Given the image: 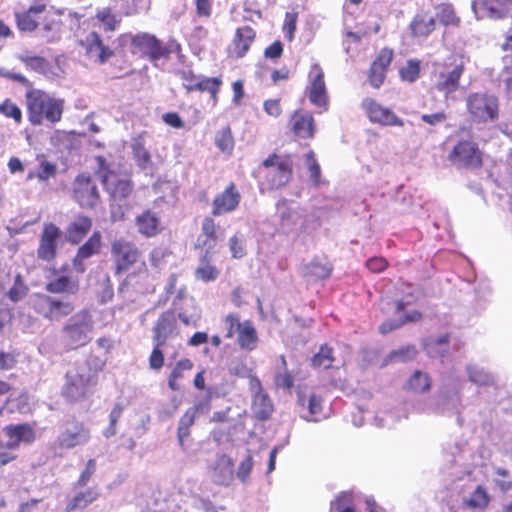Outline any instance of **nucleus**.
<instances>
[{
	"label": "nucleus",
	"mask_w": 512,
	"mask_h": 512,
	"mask_svg": "<svg viewBox=\"0 0 512 512\" xmlns=\"http://www.w3.org/2000/svg\"><path fill=\"white\" fill-rule=\"evenodd\" d=\"M119 46L124 47L128 43L131 45L132 54H140L143 58L150 61L167 59L172 53L182 51L181 44L174 38H170L167 43H163L155 35L142 32L135 35L122 33L117 37Z\"/></svg>",
	"instance_id": "1"
},
{
	"label": "nucleus",
	"mask_w": 512,
	"mask_h": 512,
	"mask_svg": "<svg viewBox=\"0 0 512 512\" xmlns=\"http://www.w3.org/2000/svg\"><path fill=\"white\" fill-rule=\"evenodd\" d=\"M25 98L28 120L33 126L44 123L54 125L61 121L65 107L64 99L53 97L38 89L27 91Z\"/></svg>",
	"instance_id": "2"
},
{
	"label": "nucleus",
	"mask_w": 512,
	"mask_h": 512,
	"mask_svg": "<svg viewBox=\"0 0 512 512\" xmlns=\"http://www.w3.org/2000/svg\"><path fill=\"white\" fill-rule=\"evenodd\" d=\"M99 369L84 363L70 369L65 374L61 396L67 403L74 404L86 400L98 385Z\"/></svg>",
	"instance_id": "3"
},
{
	"label": "nucleus",
	"mask_w": 512,
	"mask_h": 512,
	"mask_svg": "<svg viewBox=\"0 0 512 512\" xmlns=\"http://www.w3.org/2000/svg\"><path fill=\"white\" fill-rule=\"evenodd\" d=\"M255 177L268 190L285 187L293 177L291 156L277 153L270 154L257 168Z\"/></svg>",
	"instance_id": "4"
},
{
	"label": "nucleus",
	"mask_w": 512,
	"mask_h": 512,
	"mask_svg": "<svg viewBox=\"0 0 512 512\" xmlns=\"http://www.w3.org/2000/svg\"><path fill=\"white\" fill-rule=\"evenodd\" d=\"M110 253L115 276L127 273L138 263H140V267L137 273H147L148 269L142 251L135 242L126 238L115 239L111 243Z\"/></svg>",
	"instance_id": "5"
},
{
	"label": "nucleus",
	"mask_w": 512,
	"mask_h": 512,
	"mask_svg": "<svg viewBox=\"0 0 512 512\" xmlns=\"http://www.w3.org/2000/svg\"><path fill=\"white\" fill-rule=\"evenodd\" d=\"M466 112L471 122L488 124L498 121L500 102L497 95L489 91L469 93L465 100Z\"/></svg>",
	"instance_id": "6"
},
{
	"label": "nucleus",
	"mask_w": 512,
	"mask_h": 512,
	"mask_svg": "<svg viewBox=\"0 0 512 512\" xmlns=\"http://www.w3.org/2000/svg\"><path fill=\"white\" fill-rule=\"evenodd\" d=\"M94 329V321L87 309L78 311L62 327L61 341L68 351L77 350L91 342L90 334Z\"/></svg>",
	"instance_id": "7"
},
{
	"label": "nucleus",
	"mask_w": 512,
	"mask_h": 512,
	"mask_svg": "<svg viewBox=\"0 0 512 512\" xmlns=\"http://www.w3.org/2000/svg\"><path fill=\"white\" fill-rule=\"evenodd\" d=\"M30 306L39 317L49 322H59L75 310V304L72 301L44 293H36Z\"/></svg>",
	"instance_id": "8"
},
{
	"label": "nucleus",
	"mask_w": 512,
	"mask_h": 512,
	"mask_svg": "<svg viewBox=\"0 0 512 512\" xmlns=\"http://www.w3.org/2000/svg\"><path fill=\"white\" fill-rule=\"evenodd\" d=\"M448 160L457 168L479 170L484 165V153L472 138L460 139L449 152Z\"/></svg>",
	"instance_id": "9"
},
{
	"label": "nucleus",
	"mask_w": 512,
	"mask_h": 512,
	"mask_svg": "<svg viewBox=\"0 0 512 512\" xmlns=\"http://www.w3.org/2000/svg\"><path fill=\"white\" fill-rule=\"evenodd\" d=\"M78 45L90 61L104 65L116 55V51L105 42L96 29H83Z\"/></svg>",
	"instance_id": "10"
},
{
	"label": "nucleus",
	"mask_w": 512,
	"mask_h": 512,
	"mask_svg": "<svg viewBox=\"0 0 512 512\" xmlns=\"http://www.w3.org/2000/svg\"><path fill=\"white\" fill-rule=\"evenodd\" d=\"M71 198L84 209H94L101 202L96 181L90 173H79L71 186Z\"/></svg>",
	"instance_id": "11"
},
{
	"label": "nucleus",
	"mask_w": 512,
	"mask_h": 512,
	"mask_svg": "<svg viewBox=\"0 0 512 512\" xmlns=\"http://www.w3.org/2000/svg\"><path fill=\"white\" fill-rule=\"evenodd\" d=\"M70 265L63 264L60 268L50 267L49 276L45 284V291L54 295H75L80 290V282L77 277L70 274Z\"/></svg>",
	"instance_id": "12"
},
{
	"label": "nucleus",
	"mask_w": 512,
	"mask_h": 512,
	"mask_svg": "<svg viewBox=\"0 0 512 512\" xmlns=\"http://www.w3.org/2000/svg\"><path fill=\"white\" fill-rule=\"evenodd\" d=\"M89 440L90 429L84 422L73 418L64 422L56 444L61 449H73L85 445Z\"/></svg>",
	"instance_id": "13"
},
{
	"label": "nucleus",
	"mask_w": 512,
	"mask_h": 512,
	"mask_svg": "<svg viewBox=\"0 0 512 512\" xmlns=\"http://www.w3.org/2000/svg\"><path fill=\"white\" fill-rule=\"evenodd\" d=\"M367 118L373 124L385 127H403L404 120L396 115L394 111L383 106L373 98H365L361 102Z\"/></svg>",
	"instance_id": "14"
},
{
	"label": "nucleus",
	"mask_w": 512,
	"mask_h": 512,
	"mask_svg": "<svg viewBox=\"0 0 512 512\" xmlns=\"http://www.w3.org/2000/svg\"><path fill=\"white\" fill-rule=\"evenodd\" d=\"M472 9L478 19L504 20L512 17V0H473Z\"/></svg>",
	"instance_id": "15"
},
{
	"label": "nucleus",
	"mask_w": 512,
	"mask_h": 512,
	"mask_svg": "<svg viewBox=\"0 0 512 512\" xmlns=\"http://www.w3.org/2000/svg\"><path fill=\"white\" fill-rule=\"evenodd\" d=\"M325 74L322 67L312 64L309 70V86L307 88L309 101L316 107L326 111L328 109V93L325 84Z\"/></svg>",
	"instance_id": "16"
},
{
	"label": "nucleus",
	"mask_w": 512,
	"mask_h": 512,
	"mask_svg": "<svg viewBox=\"0 0 512 512\" xmlns=\"http://www.w3.org/2000/svg\"><path fill=\"white\" fill-rule=\"evenodd\" d=\"M103 248V236L99 230H95L88 239L82 243L72 258V267L78 274L87 270V260L99 255Z\"/></svg>",
	"instance_id": "17"
},
{
	"label": "nucleus",
	"mask_w": 512,
	"mask_h": 512,
	"mask_svg": "<svg viewBox=\"0 0 512 512\" xmlns=\"http://www.w3.org/2000/svg\"><path fill=\"white\" fill-rule=\"evenodd\" d=\"M60 228L52 222L45 223L37 247V258L47 263L53 262L58 255Z\"/></svg>",
	"instance_id": "18"
},
{
	"label": "nucleus",
	"mask_w": 512,
	"mask_h": 512,
	"mask_svg": "<svg viewBox=\"0 0 512 512\" xmlns=\"http://www.w3.org/2000/svg\"><path fill=\"white\" fill-rule=\"evenodd\" d=\"M242 196L234 182H230L225 189L215 195L211 204L213 217L229 214L236 211L240 205Z\"/></svg>",
	"instance_id": "19"
},
{
	"label": "nucleus",
	"mask_w": 512,
	"mask_h": 512,
	"mask_svg": "<svg viewBox=\"0 0 512 512\" xmlns=\"http://www.w3.org/2000/svg\"><path fill=\"white\" fill-rule=\"evenodd\" d=\"M37 3L31 5L28 9L15 13V22L17 28L22 32L35 31L40 21L43 20V13L46 11L47 0H35Z\"/></svg>",
	"instance_id": "20"
},
{
	"label": "nucleus",
	"mask_w": 512,
	"mask_h": 512,
	"mask_svg": "<svg viewBox=\"0 0 512 512\" xmlns=\"http://www.w3.org/2000/svg\"><path fill=\"white\" fill-rule=\"evenodd\" d=\"M334 270L327 256H315L302 267V275L309 283H316L330 278Z\"/></svg>",
	"instance_id": "21"
},
{
	"label": "nucleus",
	"mask_w": 512,
	"mask_h": 512,
	"mask_svg": "<svg viewBox=\"0 0 512 512\" xmlns=\"http://www.w3.org/2000/svg\"><path fill=\"white\" fill-rule=\"evenodd\" d=\"M152 332L153 342L166 345L169 337L178 334L175 312L171 309L163 311L155 322Z\"/></svg>",
	"instance_id": "22"
},
{
	"label": "nucleus",
	"mask_w": 512,
	"mask_h": 512,
	"mask_svg": "<svg viewBox=\"0 0 512 512\" xmlns=\"http://www.w3.org/2000/svg\"><path fill=\"white\" fill-rule=\"evenodd\" d=\"M464 71V64L460 63L451 71L440 72L435 88L443 94L446 100L454 99L453 94L460 88V81Z\"/></svg>",
	"instance_id": "23"
},
{
	"label": "nucleus",
	"mask_w": 512,
	"mask_h": 512,
	"mask_svg": "<svg viewBox=\"0 0 512 512\" xmlns=\"http://www.w3.org/2000/svg\"><path fill=\"white\" fill-rule=\"evenodd\" d=\"M137 232L144 238H154L164 229L159 214L151 209H145L135 217Z\"/></svg>",
	"instance_id": "24"
},
{
	"label": "nucleus",
	"mask_w": 512,
	"mask_h": 512,
	"mask_svg": "<svg viewBox=\"0 0 512 512\" xmlns=\"http://www.w3.org/2000/svg\"><path fill=\"white\" fill-rule=\"evenodd\" d=\"M291 132L298 138L310 139L315 134V120L311 113L303 110H296L289 119Z\"/></svg>",
	"instance_id": "25"
},
{
	"label": "nucleus",
	"mask_w": 512,
	"mask_h": 512,
	"mask_svg": "<svg viewBox=\"0 0 512 512\" xmlns=\"http://www.w3.org/2000/svg\"><path fill=\"white\" fill-rule=\"evenodd\" d=\"M93 226L91 217L85 214L76 215L66 226L65 238L71 245L80 244L89 234Z\"/></svg>",
	"instance_id": "26"
},
{
	"label": "nucleus",
	"mask_w": 512,
	"mask_h": 512,
	"mask_svg": "<svg viewBox=\"0 0 512 512\" xmlns=\"http://www.w3.org/2000/svg\"><path fill=\"white\" fill-rule=\"evenodd\" d=\"M210 409V398L205 401L198 402L192 407L188 408L179 420L177 428V438L181 446L184 445V440L190 435V428L194 425L195 419L199 413L207 412Z\"/></svg>",
	"instance_id": "27"
},
{
	"label": "nucleus",
	"mask_w": 512,
	"mask_h": 512,
	"mask_svg": "<svg viewBox=\"0 0 512 512\" xmlns=\"http://www.w3.org/2000/svg\"><path fill=\"white\" fill-rule=\"evenodd\" d=\"M106 190L114 199L124 200L130 197L134 191V184L128 177H122L118 173L104 176Z\"/></svg>",
	"instance_id": "28"
},
{
	"label": "nucleus",
	"mask_w": 512,
	"mask_h": 512,
	"mask_svg": "<svg viewBox=\"0 0 512 512\" xmlns=\"http://www.w3.org/2000/svg\"><path fill=\"white\" fill-rule=\"evenodd\" d=\"M211 479L220 486H229L234 479V462L227 454L217 457L211 467Z\"/></svg>",
	"instance_id": "29"
},
{
	"label": "nucleus",
	"mask_w": 512,
	"mask_h": 512,
	"mask_svg": "<svg viewBox=\"0 0 512 512\" xmlns=\"http://www.w3.org/2000/svg\"><path fill=\"white\" fill-rule=\"evenodd\" d=\"M256 39V31L249 25L238 27L235 31L231 47L236 58H243Z\"/></svg>",
	"instance_id": "30"
},
{
	"label": "nucleus",
	"mask_w": 512,
	"mask_h": 512,
	"mask_svg": "<svg viewBox=\"0 0 512 512\" xmlns=\"http://www.w3.org/2000/svg\"><path fill=\"white\" fill-rule=\"evenodd\" d=\"M120 24L121 18L113 12L111 7L98 9L89 20V25H91L90 29L99 28L105 33L115 32Z\"/></svg>",
	"instance_id": "31"
},
{
	"label": "nucleus",
	"mask_w": 512,
	"mask_h": 512,
	"mask_svg": "<svg viewBox=\"0 0 512 512\" xmlns=\"http://www.w3.org/2000/svg\"><path fill=\"white\" fill-rule=\"evenodd\" d=\"M8 438V448H18L21 442L32 443L35 438L34 429L27 423L8 425L3 429Z\"/></svg>",
	"instance_id": "32"
},
{
	"label": "nucleus",
	"mask_w": 512,
	"mask_h": 512,
	"mask_svg": "<svg viewBox=\"0 0 512 512\" xmlns=\"http://www.w3.org/2000/svg\"><path fill=\"white\" fill-rule=\"evenodd\" d=\"M258 342L259 337L254 322L250 319L243 321L237 333V344L240 349L253 351L257 348Z\"/></svg>",
	"instance_id": "33"
},
{
	"label": "nucleus",
	"mask_w": 512,
	"mask_h": 512,
	"mask_svg": "<svg viewBox=\"0 0 512 512\" xmlns=\"http://www.w3.org/2000/svg\"><path fill=\"white\" fill-rule=\"evenodd\" d=\"M39 163L37 170H30L26 176V180L37 179L40 183H47L51 178L56 177L58 166L56 163L46 159L44 155H37Z\"/></svg>",
	"instance_id": "34"
},
{
	"label": "nucleus",
	"mask_w": 512,
	"mask_h": 512,
	"mask_svg": "<svg viewBox=\"0 0 512 512\" xmlns=\"http://www.w3.org/2000/svg\"><path fill=\"white\" fill-rule=\"evenodd\" d=\"M435 19L438 23L446 28H459L461 18L458 16L456 9L452 3L443 2L435 7Z\"/></svg>",
	"instance_id": "35"
},
{
	"label": "nucleus",
	"mask_w": 512,
	"mask_h": 512,
	"mask_svg": "<svg viewBox=\"0 0 512 512\" xmlns=\"http://www.w3.org/2000/svg\"><path fill=\"white\" fill-rule=\"evenodd\" d=\"M100 497V493L97 488L90 487L86 490L80 491L70 499L67 504L65 511L72 512L78 509H85L90 504L95 502Z\"/></svg>",
	"instance_id": "36"
},
{
	"label": "nucleus",
	"mask_w": 512,
	"mask_h": 512,
	"mask_svg": "<svg viewBox=\"0 0 512 512\" xmlns=\"http://www.w3.org/2000/svg\"><path fill=\"white\" fill-rule=\"evenodd\" d=\"M219 274V269L211 264L210 251L206 249L199 259V266L195 270L196 278L203 282H212L218 278Z\"/></svg>",
	"instance_id": "37"
},
{
	"label": "nucleus",
	"mask_w": 512,
	"mask_h": 512,
	"mask_svg": "<svg viewBox=\"0 0 512 512\" xmlns=\"http://www.w3.org/2000/svg\"><path fill=\"white\" fill-rule=\"evenodd\" d=\"M217 230L218 225L216 224L214 218L211 216H206L203 219L201 226V231L205 236V240L200 243V239H198V242L195 244V248H206L210 251L218 240Z\"/></svg>",
	"instance_id": "38"
},
{
	"label": "nucleus",
	"mask_w": 512,
	"mask_h": 512,
	"mask_svg": "<svg viewBox=\"0 0 512 512\" xmlns=\"http://www.w3.org/2000/svg\"><path fill=\"white\" fill-rule=\"evenodd\" d=\"M436 28V19L426 14H417L410 23L411 33L415 37H427Z\"/></svg>",
	"instance_id": "39"
},
{
	"label": "nucleus",
	"mask_w": 512,
	"mask_h": 512,
	"mask_svg": "<svg viewBox=\"0 0 512 512\" xmlns=\"http://www.w3.org/2000/svg\"><path fill=\"white\" fill-rule=\"evenodd\" d=\"M194 367L189 358H182L176 362L168 376V387L172 391L180 389V381L184 378L185 372L191 371Z\"/></svg>",
	"instance_id": "40"
},
{
	"label": "nucleus",
	"mask_w": 512,
	"mask_h": 512,
	"mask_svg": "<svg viewBox=\"0 0 512 512\" xmlns=\"http://www.w3.org/2000/svg\"><path fill=\"white\" fill-rule=\"evenodd\" d=\"M490 502L491 497L487 490L482 485H478L471 493L470 497L465 499L463 503L470 509L483 511L488 508Z\"/></svg>",
	"instance_id": "41"
},
{
	"label": "nucleus",
	"mask_w": 512,
	"mask_h": 512,
	"mask_svg": "<svg viewBox=\"0 0 512 512\" xmlns=\"http://www.w3.org/2000/svg\"><path fill=\"white\" fill-rule=\"evenodd\" d=\"M432 380L427 373L420 370L414 371L406 382V389L415 393H425L431 388Z\"/></svg>",
	"instance_id": "42"
},
{
	"label": "nucleus",
	"mask_w": 512,
	"mask_h": 512,
	"mask_svg": "<svg viewBox=\"0 0 512 512\" xmlns=\"http://www.w3.org/2000/svg\"><path fill=\"white\" fill-rule=\"evenodd\" d=\"M132 152L137 163V166L140 169L146 170L148 168H151V154L145 148L144 143L142 141V137L140 135L134 139V143L132 144Z\"/></svg>",
	"instance_id": "43"
},
{
	"label": "nucleus",
	"mask_w": 512,
	"mask_h": 512,
	"mask_svg": "<svg viewBox=\"0 0 512 512\" xmlns=\"http://www.w3.org/2000/svg\"><path fill=\"white\" fill-rule=\"evenodd\" d=\"M222 85V79L220 77H199L197 85L194 86L195 91L208 92L214 102L218 101V93Z\"/></svg>",
	"instance_id": "44"
},
{
	"label": "nucleus",
	"mask_w": 512,
	"mask_h": 512,
	"mask_svg": "<svg viewBox=\"0 0 512 512\" xmlns=\"http://www.w3.org/2000/svg\"><path fill=\"white\" fill-rule=\"evenodd\" d=\"M335 361L333 348L327 344L321 345L319 351L312 357L311 365L314 368L329 369Z\"/></svg>",
	"instance_id": "45"
},
{
	"label": "nucleus",
	"mask_w": 512,
	"mask_h": 512,
	"mask_svg": "<svg viewBox=\"0 0 512 512\" xmlns=\"http://www.w3.org/2000/svg\"><path fill=\"white\" fill-rule=\"evenodd\" d=\"M273 411V405L267 395H257L253 402V412L257 419L267 420Z\"/></svg>",
	"instance_id": "46"
},
{
	"label": "nucleus",
	"mask_w": 512,
	"mask_h": 512,
	"mask_svg": "<svg viewBox=\"0 0 512 512\" xmlns=\"http://www.w3.org/2000/svg\"><path fill=\"white\" fill-rule=\"evenodd\" d=\"M21 62L26 68L31 69L37 73L45 74L50 70L49 61L41 56L22 55L20 56Z\"/></svg>",
	"instance_id": "47"
},
{
	"label": "nucleus",
	"mask_w": 512,
	"mask_h": 512,
	"mask_svg": "<svg viewBox=\"0 0 512 512\" xmlns=\"http://www.w3.org/2000/svg\"><path fill=\"white\" fill-rule=\"evenodd\" d=\"M215 144L222 152L231 154L234 149V138L229 126L222 128L216 133Z\"/></svg>",
	"instance_id": "48"
},
{
	"label": "nucleus",
	"mask_w": 512,
	"mask_h": 512,
	"mask_svg": "<svg viewBox=\"0 0 512 512\" xmlns=\"http://www.w3.org/2000/svg\"><path fill=\"white\" fill-rule=\"evenodd\" d=\"M421 72V62L418 59H409L404 67L399 71L400 78L403 81L413 83L415 82Z\"/></svg>",
	"instance_id": "49"
},
{
	"label": "nucleus",
	"mask_w": 512,
	"mask_h": 512,
	"mask_svg": "<svg viewBox=\"0 0 512 512\" xmlns=\"http://www.w3.org/2000/svg\"><path fill=\"white\" fill-rule=\"evenodd\" d=\"M308 413L306 419L309 421H319L324 417L323 398L317 394H311L308 399Z\"/></svg>",
	"instance_id": "50"
},
{
	"label": "nucleus",
	"mask_w": 512,
	"mask_h": 512,
	"mask_svg": "<svg viewBox=\"0 0 512 512\" xmlns=\"http://www.w3.org/2000/svg\"><path fill=\"white\" fill-rule=\"evenodd\" d=\"M28 291L29 288L25 284L22 275L17 274L14 278V283L9 289L7 295L12 302H18L27 295Z\"/></svg>",
	"instance_id": "51"
},
{
	"label": "nucleus",
	"mask_w": 512,
	"mask_h": 512,
	"mask_svg": "<svg viewBox=\"0 0 512 512\" xmlns=\"http://www.w3.org/2000/svg\"><path fill=\"white\" fill-rule=\"evenodd\" d=\"M468 376L471 382L479 386H488L494 383V378L491 374L475 366L468 368Z\"/></svg>",
	"instance_id": "52"
},
{
	"label": "nucleus",
	"mask_w": 512,
	"mask_h": 512,
	"mask_svg": "<svg viewBox=\"0 0 512 512\" xmlns=\"http://www.w3.org/2000/svg\"><path fill=\"white\" fill-rule=\"evenodd\" d=\"M153 344L154 347L148 358L149 368L155 371H159L162 369L165 363V356L162 350L165 345L159 344L157 342H153Z\"/></svg>",
	"instance_id": "53"
},
{
	"label": "nucleus",
	"mask_w": 512,
	"mask_h": 512,
	"mask_svg": "<svg viewBox=\"0 0 512 512\" xmlns=\"http://www.w3.org/2000/svg\"><path fill=\"white\" fill-rule=\"evenodd\" d=\"M332 507L336 512H356L352 496L349 493L342 492L332 502Z\"/></svg>",
	"instance_id": "54"
},
{
	"label": "nucleus",
	"mask_w": 512,
	"mask_h": 512,
	"mask_svg": "<svg viewBox=\"0 0 512 512\" xmlns=\"http://www.w3.org/2000/svg\"><path fill=\"white\" fill-rule=\"evenodd\" d=\"M223 322L226 328L225 337L228 339L233 338L235 334L238 333L242 325V322L240 321V315L236 312H230L225 315Z\"/></svg>",
	"instance_id": "55"
},
{
	"label": "nucleus",
	"mask_w": 512,
	"mask_h": 512,
	"mask_svg": "<svg viewBox=\"0 0 512 512\" xmlns=\"http://www.w3.org/2000/svg\"><path fill=\"white\" fill-rule=\"evenodd\" d=\"M0 113H2L8 118H12L17 124H20L22 122L21 109L10 99H5L0 104Z\"/></svg>",
	"instance_id": "56"
},
{
	"label": "nucleus",
	"mask_w": 512,
	"mask_h": 512,
	"mask_svg": "<svg viewBox=\"0 0 512 512\" xmlns=\"http://www.w3.org/2000/svg\"><path fill=\"white\" fill-rule=\"evenodd\" d=\"M171 252L164 247H154L148 255L150 265L155 269H160L165 259Z\"/></svg>",
	"instance_id": "57"
},
{
	"label": "nucleus",
	"mask_w": 512,
	"mask_h": 512,
	"mask_svg": "<svg viewBox=\"0 0 512 512\" xmlns=\"http://www.w3.org/2000/svg\"><path fill=\"white\" fill-rule=\"evenodd\" d=\"M298 13L286 12L283 23V32L288 41H292L297 28Z\"/></svg>",
	"instance_id": "58"
},
{
	"label": "nucleus",
	"mask_w": 512,
	"mask_h": 512,
	"mask_svg": "<svg viewBox=\"0 0 512 512\" xmlns=\"http://www.w3.org/2000/svg\"><path fill=\"white\" fill-rule=\"evenodd\" d=\"M305 158H306V165H307L308 171L310 173V178L316 185H318L320 182V177H321V168L315 158L314 152L309 151L305 155Z\"/></svg>",
	"instance_id": "59"
},
{
	"label": "nucleus",
	"mask_w": 512,
	"mask_h": 512,
	"mask_svg": "<svg viewBox=\"0 0 512 512\" xmlns=\"http://www.w3.org/2000/svg\"><path fill=\"white\" fill-rule=\"evenodd\" d=\"M386 71L375 65L373 62L370 65L368 72V81L373 88H379L386 78Z\"/></svg>",
	"instance_id": "60"
},
{
	"label": "nucleus",
	"mask_w": 512,
	"mask_h": 512,
	"mask_svg": "<svg viewBox=\"0 0 512 512\" xmlns=\"http://www.w3.org/2000/svg\"><path fill=\"white\" fill-rule=\"evenodd\" d=\"M393 58V49L389 47H383L372 62L387 72Z\"/></svg>",
	"instance_id": "61"
},
{
	"label": "nucleus",
	"mask_w": 512,
	"mask_h": 512,
	"mask_svg": "<svg viewBox=\"0 0 512 512\" xmlns=\"http://www.w3.org/2000/svg\"><path fill=\"white\" fill-rule=\"evenodd\" d=\"M95 471H96V460L89 459L85 465V468L80 473V475L77 479L76 486L77 487H85L88 484V482L91 480L93 475L95 474Z\"/></svg>",
	"instance_id": "62"
},
{
	"label": "nucleus",
	"mask_w": 512,
	"mask_h": 512,
	"mask_svg": "<svg viewBox=\"0 0 512 512\" xmlns=\"http://www.w3.org/2000/svg\"><path fill=\"white\" fill-rule=\"evenodd\" d=\"M195 14L198 18L209 19L213 13V0H194Z\"/></svg>",
	"instance_id": "63"
},
{
	"label": "nucleus",
	"mask_w": 512,
	"mask_h": 512,
	"mask_svg": "<svg viewBox=\"0 0 512 512\" xmlns=\"http://www.w3.org/2000/svg\"><path fill=\"white\" fill-rule=\"evenodd\" d=\"M253 458L251 454H248L245 459L241 461V463L238 466L236 475L238 479L242 482H246L249 478V475L253 469Z\"/></svg>",
	"instance_id": "64"
}]
</instances>
